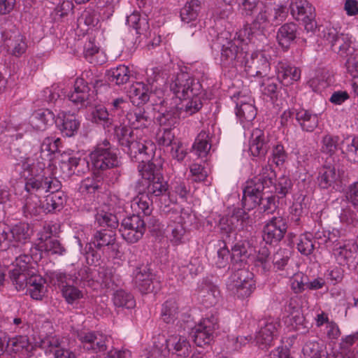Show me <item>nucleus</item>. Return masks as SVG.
Here are the masks:
<instances>
[{
    "label": "nucleus",
    "mask_w": 358,
    "mask_h": 358,
    "mask_svg": "<svg viewBox=\"0 0 358 358\" xmlns=\"http://www.w3.org/2000/svg\"><path fill=\"white\" fill-rule=\"evenodd\" d=\"M296 120L302 130L306 132H313L319 124L317 115L303 108L296 113Z\"/></svg>",
    "instance_id": "obj_37"
},
{
    "label": "nucleus",
    "mask_w": 358,
    "mask_h": 358,
    "mask_svg": "<svg viewBox=\"0 0 358 358\" xmlns=\"http://www.w3.org/2000/svg\"><path fill=\"white\" fill-rule=\"evenodd\" d=\"M94 248L101 250L106 246H109L115 252V256L118 255L119 243L116 241V231L113 229H101L96 230L91 239Z\"/></svg>",
    "instance_id": "obj_23"
},
{
    "label": "nucleus",
    "mask_w": 358,
    "mask_h": 358,
    "mask_svg": "<svg viewBox=\"0 0 358 358\" xmlns=\"http://www.w3.org/2000/svg\"><path fill=\"white\" fill-rule=\"evenodd\" d=\"M31 124L38 130H45L48 127L55 122V115L52 111L47 108L35 110L31 115Z\"/></svg>",
    "instance_id": "obj_36"
},
{
    "label": "nucleus",
    "mask_w": 358,
    "mask_h": 358,
    "mask_svg": "<svg viewBox=\"0 0 358 358\" xmlns=\"http://www.w3.org/2000/svg\"><path fill=\"white\" fill-rule=\"evenodd\" d=\"M357 343H358V331L343 337L339 343L341 350L339 356H347L352 354L353 358H355L354 351H352L351 349Z\"/></svg>",
    "instance_id": "obj_60"
},
{
    "label": "nucleus",
    "mask_w": 358,
    "mask_h": 358,
    "mask_svg": "<svg viewBox=\"0 0 358 358\" xmlns=\"http://www.w3.org/2000/svg\"><path fill=\"white\" fill-rule=\"evenodd\" d=\"M298 29L299 26L294 22L285 23L278 29L276 38L284 50H288L291 43L296 38Z\"/></svg>",
    "instance_id": "obj_29"
},
{
    "label": "nucleus",
    "mask_w": 358,
    "mask_h": 358,
    "mask_svg": "<svg viewBox=\"0 0 358 358\" xmlns=\"http://www.w3.org/2000/svg\"><path fill=\"white\" fill-rule=\"evenodd\" d=\"M55 124L61 132L68 137L74 136L80 127V122L76 115L65 112L58 113Z\"/></svg>",
    "instance_id": "obj_26"
},
{
    "label": "nucleus",
    "mask_w": 358,
    "mask_h": 358,
    "mask_svg": "<svg viewBox=\"0 0 358 358\" xmlns=\"http://www.w3.org/2000/svg\"><path fill=\"white\" fill-rule=\"evenodd\" d=\"M155 199H150V196L145 194V195H141L138 197L131 205V208L136 212L135 215H141L143 216H149L151 215L153 210V201Z\"/></svg>",
    "instance_id": "obj_48"
},
{
    "label": "nucleus",
    "mask_w": 358,
    "mask_h": 358,
    "mask_svg": "<svg viewBox=\"0 0 358 358\" xmlns=\"http://www.w3.org/2000/svg\"><path fill=\"white\" fill-rule=\"evenodd\" d=\"M180 111L178 107H172L164 113H161L157 117L160 126L171 129L178 124Z\"/></svg>",
    "instance_id": "obj_46"
},
{
    "label": "nucleus",
    "mask_w": 358,
    "mask_h": 358,
    "mask_svg": "<svg viewBox=\"0 0 358 358\" xmlns=\"http://www.w3.org/2000/svg\"><path fill=\"white\" fill-rule=\"evenodd\" d=\"M22 211L26 217L37 216L45 213L44 203L41 201V196L27 194Z\"/></svg>",
    "instance_id": "obj_39"
},
{
    "label": "nucleus",
    "mask_w": 358,
    "mask_h": 358,
    "mask_svg": "<svg viewBox=\"0 0 358 358\" xmlns=\"http://www.w3.org/2000/svg\"><path fill=\"white\" fill-rule=\"evenodd\" d=\"M109 90L110 85L107 81L94 75L90 70L85 71L75 80L73 90L68 96L74 103L87 106L96 100L99 94H104Z\"/></svg>",
    "instance_id": "obj_3"
},
{
    "label": "nucleus",
    "mask_w": 358,
    "mask_h": 358,
    "mask_svg": "<svg viewBox=\"0 0 358 358\" xmlns=\"http://www.w3.org/2000/svg\"><path fill=\"white\" fill-rule=\"evenodd\" d=\"M94 170L103 172L119 166L117 149L105 139L99 142L89 155Z\"/></svg>",
    "instance_id": "obj_6"
},
{
    "label": "nucleus",
    "mask_w": 358,
    "mask_h": 358,
    "mask_svg": "<svg viewBox=\"0 0 358 358\" xmlns=\"http://www.w3.org/2000/svg\"><path fill=\"white\" fill-rule=\"evenodd\" d=\"M275 73L278 81L288 86L301 79V71L286 61H279L275 66Z\"/></svg>",
    "instance_id": "obj_22"
},
{
    "label": "nucleus",
    "mask_w": 358,
    "mask_h": 358,
    "mask_svg": "<svg viewBox=\"0 0 358 358\" xmlns=\"http://www.w3.org/2000/svg\"><path fill=\"white\" fill-rule=\"evenodd\" d=\"M179 305L176 299H167L162 306L161 318L166 324H173L179 317Z\"/></svg>",
    "instance_id": "obj_41"
},
{
    "label": "nucleus",
    "mask_w": 358,
    "mask_h": 358,
    "mask_svg": "<svg viewBox=\"0 0 358 358\" xmlns=\"http://www.w3.org/2000/svg\"><path fill=\"white\" fill-rule=\"evenodd\" d=\"M271 252L269 249L266 247H261L255 257L254 265L263 274L269 272L271 268Z\"/></svg>",
    "instance_id": "obj_45"
},
{
    "label": "nucleus",
    "mask_w": 358,
    "mask_h": 358,
    "mask_svg": "<svg viewBox=\"0 0 358 358\" xmlns=\"http://www.w3.org/2000/svg\"><path fill=\"white\" fill-rule=\"evenodd\" d=\"M331 255L340 266L350 268L358 263V248L352 239L343 242L335 241L331 249Z\"/></svg>",
    "instance_id": "obj_12"
},
{
    "label": "nucleus",
    "mask_w": 358,
    "mask_h": 358,
    "mask_svg": "<svg viewBox=\"0 0 358 358\" xmlns=\"http://www.w3.org/2000/svg\"><path fill=\"white\" fill-rule=\"evenodd\" d=\"M272 7L266 4L262 5V8L258 11L257 15L251 24H247L244 29H248L246 32L247 39L250 41V36L256 31L263 32L268 28L270 25L273 24L271 20Z\"/></svg>",
    "instance_id": "obj_19"
},
{
    "label": "nucleus",
    "mask_w": 358,
    "mask_h": 358,
    "mask_svg": "<svg viewBox=\"0 0 358 358\" xmlns=\"http://www.w3.org/2000/svg\"><path fill=\"white\" fill-rule=\"evenodd\" d=\"M129 98L136 106H143L152 97V92L146 84L143 82H136L129 88Z\"/></svg>",
    "instance_id": "obj_33"
},
{
    "label": "nucleus",
    "mask_w": 358,
    "mask_h": 358,
    "mask_svg": "<svg viewBox=\"0 0 358 358\" xmlns=\"http://www.w3.org/2000/svg\"><path fill=\"white\" fill-rule=\"evenodd\" d=\"M243 67L248 76L263 78L268 75L271 64L264 52H255L245 57Z\"/></svg>",
    "instance_id": "obj_14"
},
{
    "label": "nucleus",
    "mask_w": 358,
    "mask_h": 358,
    "mask_svg": "<svg viewBox=\"0 0 358 358\" xmlns=\"http://www.w3.org/2000/svg\"><path fill=\"white\" fill-rule=\"evenodd\" d=\"M275 174L270 165L263 166L261 172L248 182L243 189L242 203L245 208L250 210L259 206L263 196L271 191H265L271 188L274 183Z\"/></svg>",
    "instance_id": "obj_4"
},
{
    "label": "nucleus",
    "mask_w": 358,
    "mask_h": 358,
    "mask_svg": "<svg viewBox=\"0 0 358 358\" xmlns=\"http://www.w3.org/2000/svg\"><path fill=\"white\" fill-rule=\"evenodd\" d=\"M198 292L202 304L206 308L215 305L220 295L218 287L208 280L201 282L199 287Z\"/></svg>",
    "instance_id": "obj_27"
},
{
    "label": "nucleus",
    "mask_w": 358,
    "mask_h": 358,
    "mask_svg": "<svg viewBox=\"0 0 358 358\" xmlns=\"http://www.w3.org/2000/svg\"><path fill=\"white\" fill-rule=\"evenodd\" d=\"M106 76L110 82L120 85L127 83L131 77L129 68L125 65H119L107 71Z\"/></svg>",
    "instance_id": "obj_44"
},
{
    "label": "nucleus",
    "mask_w": 358,
    "mask_h": 358,
    "mask_svg": "<svg viewBox=\"0 0 358 358\" xmlns=\"http://www.w3.org/2000/svg\"><path fill=\"white\" fill-rule=\"evenodd\" d=\"M201 8V1H186L185 5L180 9V12L182 21L189 23L196 20Z\"/></svg>",
    "instance_id": "obj_50"
},
{
    "label": "nucleus",
    "mask_w": 358,
    "mask_h": 358,
    "mask_svg": "<svg viewBox=\"0 0 358 358\" xmlns=\"http://www.w3.org/2000/svg\"><path fill=\"white\" fill-rule=\"evenodd\" d=\"M341 152L348 161L358 163V136H348L341 141Z\"/></svg>",
    "instance_id": "obj_40"
},
{
    "label": "nucleus",
    "mask_w": 358,
    "mask_h": 358,
    "mask_svg": "<svg viewBox=\"0 0 358 358\" xmlns=\"http://www.w3.org/2000/svg\"><path fill=\"white\" fill-rule=\"evenodd\" d=\"M212 135L208 130H202L197 135L193 148L199 152V156H205L211 148Z\"/></svg>",
    "instance_id": "obj_51"
},
{
    "label": "nucleus",
    "mask_w": 358,
    "mask_h": 358,
    "mask_svg": "<svg viewBox=\"0 0 358 358\" xmlns=\"http://www.w3.org/2000/svg\"><path fill=\"white\" fill-rule=\"evenodd\" d=\"M7 231L9 233L11 241H14L17 243H26L30 239L32 234L29 224L26 222H19Z\"/></svg>",
    "instance_id": "obj_43"
},
{
    "label": "nucleus",
    "mask_w": 358,
    "mask_h": 358,
    "mask_svg": "<svg viewBox=\"0 0 358 358\" xmlns=\"http://www.w3.org/2000/svg\"><path fill=\"white\" fill-rule=\"evenodd\" d=\"M351 40L347 35L343 34L334 41L331 46V50L339 55L341 57H349L350 55Z\"/></svg>",
    "instance_id": "obj_56"
},
{
    "label": "nucleus",
    "mask_w": 358,
    "mask_h": 358,
    "mask_svg": "<svg viewBox=\"0 0 358 358\" xmlns=\"http://www.w3.org/2000/svg\"><path fill=\"white\" fill-rule=\"evenodd\" d=\"M288 158V152L281 142H278L272 147L271 159L277 166H282Z\"/></svg>",
    "instance_id": "obj_64"
},
{
    "label": "nucleus",
    "mask_w": 358,
    "mask_h": 358,
    "mask_svg": "<svg viewBox=\"0 0 358 358\" xmlns=\"http://www.w3.org/2000/svg\"><path fill=\"white\" fill-rule=\"evenodd\" d=\"M245 97L238 99L236 106V115L245 129H249L257 116V108Z\"/></svg>",
    "instance_id": "obj_24"
},
{
    "label": "nucleus",
    "mask_w": 358,
    "mask_h": 358,
    "mask_svg": "<svg viewBox=\"0 0 358 358\" xmlns=\"http://www.w3.org/2000/svg\"><path fill=\"white\" fill-rule=\"evenodd\" d=\"M189 177L193 183L206 182L208 173L204 166L194 163L189 166Z\"/></svg>",
    "instance_id": "obj_62"
},
{
    "label": "nucleus",
    "mask_w": 358,
    "mask_h": 358,
    "mask_svg": "<svg viewBox=\"0 0 358 358\" xmlns=\"http://www.w3.org/2000/svg\"><path fill=\"white\" fill-rule=\"evenodd\" d=\"M258 327L259 331L255 336L257 344L262 349L271 347L273 340L277 338L280 323L273 317H266L259 321Z\"/></svg>",
    "instance_id": "obj_17"
},
{
    "label": "nucleus",
    "mask_w": 358,
    "mask_h": 358,
    "mask_svg": "<svg viewBox=\"0 0 358 358\" xmlns=\"http://www.w3.org/2000/svg\"><path fill=\"white\" fill-rule=\"evenodd\" d=\"M62 146V141L59 137L55 135H50L43 138L40 146L41 161H50L52 155L56 152H60L59 148Z\"/></svg>",
    "instance_id": "obj_30"
},
{
    "label": "nucleus",
    "mask_w": 358,
    "mask_h": 358,
    "mask_svg": "<svg viewBox=\"0 0 358 358\" xmlns=\"http://www.w3.org/2000/svg\"><path fill=\"white\" fill-rule=\"evenodd\" d=\"M144 192L150 196V199L157 201L163 196H168L169 185L164 180V177L157 178L144 184Z\"/></svg>",
    "instance_id": "obj_32"
},
{
    "label": "nucleus",
    "mask_w": 358,
    "mask_h": 358,
    "mask_svg": "<svg viewBox=\"0 0 358 358\" xmlns=\"http://www.w3.org/2000/svg\"><path fill=\"white\" fill-rule=\"evenodd\" d=\"M39 347L44 350L47 356L54 355L57 350L62 348L60 339L57 336L45 337L41 341Z\"/></svg>",
    "instance_id": "obj_63"
},
{
    "label": "nucleus",
    "mask_w": 358,
    "mask_h": 358,
    "mask_svg": "<svg viewBox=\"0 0 358 358\" xmlns=\"http://www.w3.org/2000/svg\"><path fill=\"white\" fill-rule=\"evenodd\" d=\"M61 292L62 296L69 304H73L84 297L83 292L74 285H64L61 288Z\"/></svg>",
    "instance_id": "obj_61"
},
{
    "label": "nucleus",
    "mask_w": 358,
    "mask_h": 358,
    "mask_svg": "<svg viewBox=\"0 0 358 358\" xmlns=\"http://www.w3.org/2000/svg\"><path fill=\"white\" fill-rule=\"evenodd\" d=\"M304 358H322L327 352L324 345L317 341H308L302 349Z\"/></svg>",
    "instance_id": "obj_54"
},
{
    "label": "nucleus",
    "mask_w": 358,
    "mask_h": 358,
    "mask_svg": "<svg viewBox=\"0 0 358 358\" xmlns=\"http://www.w3.org/2000/svg\"><path fill=\"white\" fill-rule=\"evenodd\" d=\"M183 66L173 76L170 90L180 100H185L184 111L188 115L198 113L203 107L204 92L202 84Z\"/></svg>",
    "instance_id": "obj_1"
},
{
    "label": "nucleus",
    "mask_w": 358,
    "mask_h": 358,
    "mask_svg": "<svg viewBox=\"0 0 358 358\" xmlns=\"http://www.w3.org/2000/svg\"><path fill=\"white\" fill-rule=\"evenodd\" d=\"M131 160L139 162L138 170L144 183L164 176V159L161 157H155V150L150 156L138 155L136 157H132Z\"/></svg>",
    "instance_id": "obj_10"
},
{
    "label": "nucleus",
    "mask_w": 358,
    "mask_h": 358,
    "mask_svg": "<svg viewBox=\"0 0 358 358\" xmlns=\"http://www.w3.org/2000/svg\"><path fill=\"white\" fill-rule=\"evenodd\" d=\"M58 188L56 190H48L50 192L43 201L45 213L61 210L66 202V196L64 192Z\"/></svg>",
    "instance_id": "obj_34"
},
{
    "label": "nucleus",
    "mask_w": 358,
    "mask_h": 358,
    "mask_svg": "<svg viewBox=\"0 0 358 358\" xmlns=\"http://www.w3.org/2000/svg\"><path fill=\"white\" fill-rule=\"evenodd\" d=\"M43 172H36L24 176V190L27 194L38 195L41 192H48V190H56L62 187L59 180L55 177L41 175Z\"/></svg>",
    "instance_id": "obj_11"
},
{
    "label": "nucleus",
    "mask_w": 358,
    "mask_h": 358,
    "mask_svg": "<svg viewBox=\"0 0 358 358\" xmlns=\"http://www.w3.org/2000/svg\"><path fill=\"white\" fill-rule=\"evenodd\" d=\"M15 169L20 172V176L22 178L24 179V176L30 173L36 172H43L46 166V163L41 161L38 157L34 159L29 157L22 156L17 162L14 164Z\"/></svg>",
    "instance_id": "obj_25"
},
{
    "label": "nucleus",
    "mask_w": 358,
    "mask_h": 358,
    "mask_svg": "<svg viewBox=\"0 0 358 358\" xmlns=\"http://www.w3.org/2000/svg\"><path fill=\"white\" fill-rule=\"evenodd\" d=\"M317 181L321 189H336L341 184L340 171L336 165H324L319 170Z\"/></svg>",
    "instance_id": "obj_21"
},
{
    "label": "nucleus",
    "mask_w": 358,
    "mask_h": 358,
    "mask_svg": "<svg viewBox=\"0 0 358 358\" xmlns=\"http://www.w3.org/2000/svg\"><path fill=\"white\" fill-rule=\"evenodd\" d=\"M262 87L263 95L267 96L272 103L278 101L280 87L273 78H268L262 84Z\"/></svg>",
    "instance_id": "obj_58"
},
{
    "label": "nucleus",
    "mask_w": 358,
    "mask_h": 358,
    "mask_svg": "<svg viewBox=\"0 0 358 358\" xmlns=\"http://www.w3.org/2000/svg\"><path fill=\"white\" fill-rule=\"evenodd\" d=\"M340 137L338 135L327 133L321 139L320 151L322 153L332 157L336 154L339 145Z\"/></svg>",
    "instance_id": "obj_47"
},
{
    "label": "nucleus",
    "mask_w": 358,
    "mask_h": 358,
    "mask_svg": "<svg viewBox=\"0 0 358 358\" xmlns=\"http://www.w3.org/2000/svg\"><path fill=\"white\" fill-rule=\"evenodd\" d=\"M315 242L311 233L306 232L302 234L296 239V248L301 255L308 256L315 250Z\"/></svg>",
    "instance_id": "obj_52"
},
{
    "label": "nucleus",
    "mask_w": 358,
    "mask_h": 358,
    "mask_svg": "<svg viewBox=\"0 0 358 358\" xmlns=\"http://www.w3.org/2000/svg\"><path fill=\"white\" fill-rule=\"evenodd\" d=\"M126 117L130 126L136 130L148 128L152 123L148 113L140 106H136L135 108L128 112Z\"/></svg>",
    "instance_id": "obj_28"
},
{
    "label": "nucleus",
    "mask_w": 358,
    "mask_h": 358,
    "mask_svg": "<svg viewBox=\"0 0 358 358\" xmlns=\"http://www.w3.org/2000/svg\"><path fill=\"white\" fill-rule=\"evenodd\" d=\"M98 225L103 229L115 230L119 226V221L117 216L110 212L101 210L95 217Z\"/></svg>",
    "instance_id": "obj_53"
},
{
    "label": "nucleus",
    "mask_w": 358,
    "mask_h": 358,
    "mask_svg": "<svg viewBox=\"0 0 358 358\" xmlns=\"http://www.w3.org/2000/svg\"><path fill=\"white\" fill-rule=\"evenodd\" d=\"M229 289L235 298L243 300L249 298L256 289L254 275L245 268H238L231 275Z\"/></svg>",
    "instance_id": "obj_7"
},
{
    "label": "nucleus",
    "mask_w": 358,
    "mask_h": 358,
    "mask_svg": "<svg viewBox=\"0 0 358 358\" xmlns=\"http://www.w3.org/2000/svg\"><path fill=\"white\" fill-rule=\"evenodd\" d=\"M289 8L292 17L297 21L315 18V8L309 1H292Z\"/></svg>",
    "instance_id": "obj_31"
},
{
    "label": "nucleus",
    "mask_w": 358,
    "mask_h": 358,
    "mask_svg": "<svg viewBox=\"0 0 358 358\" xmlns=\"http://www.w3.org/2000/svg\"><path fill=\"white\" fill-rule=\"evenodd\" d=\"M113 301L115 306L117 308L131 309L136 306V300L133 294L122 289L113 294Z\"/></svg>",
    "instance_id": "obj_49"
},
{
    "label": "nucleus",
    "mask_w": 358,
    "mask_h": 358,
    "mask_svg": "<svg viewBox=\"0 0 358 358\" xmlns=\"http://www.w3.org/2000/svg\"><path fill=\"white\" fill-rule=\"evenodd\" d=\"M32 273L22 271L20 268H13L9 271V278L16 289L20 291L27 287L29 277Z\"/></svg>",
    "instance_id": "obj_55"
},
{
    "label": "nucleus",
    "mask_w": 358,
    "mask_h": 358,
    "mask_svg": "<svg viewBox=\"0 0 358 358\" xmlns=\"http://www.w3.org/2000/svg\"><path fill=\"white\" fill-rule=\"evenodd\" d=\"M80 348L88 353L97 354L107 350V336L99 331H81L78 334Z\"/></svg>",
    "instance_id": "obj_15"
},
{
    "label": "nucleus",
    "mask_w": 358,
    "mask_h": 358,
    "mask_svg": "<svg viewBox=\"0 0 358 358\" xmlns=\"http://www.w3.org/2000/svg\"><path fill=\"white\" fill-rule=\"evenodd\" d=\"M190 193V187L182 180H173L169 187L168 198L172 203H177L178 199L186 201Z\"/></svg>",
    "instance_id": "obj_38"
},
{
    "label": "nucleus",
    "mask_w": 358,
    "mask_h": 358,
    "mask_svg": "<svg viewBox=\"0 0 358 358\" xmlns=\"http://www.w3.org/2000/svg\"><path fill=\"white\" fill-rule=\"evenodd\" d=\"M219 327L217 312L209 313L192 329V338L199 347L209 345L213 340V334Z\"/></svg>",
    "instance_id": "obj_9"
},
{
    "label": "nucleus",
    "mask_w": 358,
    "mask_h": 358,
    "mask_svg": "<svg viewBox=\"0 0 358 358\" xmlns=\"http://www.w3.org/2000/svg\"><path fill=\"white\" fill-rule=\"evenodd\" d=\"M134 282L142 294H148L155 290V275L153 274L148 266L136 267L134 271Z\"/></svg>",
    "instance_id": "obj_20"
},
{
    "label": "nucleus",
    "mask_w": 358,
    "mask_h": 358,
    "mask_svg": "<svg viewBox=\"0 0 358 358\" xmlns=\"http://www.w3.org/2000/svg\"><path fill=\"white\" fill-rule=\"evenodd\" d=\"M115 137L122 150L127 153L130 158L136 157L138 155L150 156L156 145L151 141L138 138L134 134L131 126L120 124L115 127Z\"/></svg>",
    "instance_id": "obj_5"
},
{
    "label": "nucleus",
    "mask_w": 358,
    "mask_h": 358,
    "mask_svg": "<svg viewBox=\"0 0 358 358\" xmlns=\"http://www.w3.org/2000/svg\"><path fill=\"white\" fill-rule=\"evenodd\" d=\"M46 280L41 275L34 273L29 277L27 291L31 299L34 300H42L47 292L45 286Z\"/></svg>",
    "instance_id": "obj_35"
},
{
    "label": "nucleus",
    "mask_w": 358,
    "mask_h": 358,
    "mask_svg": "<svg viewBox=\"0 0 358 358\" xmlns=\"http://www.w3.org/2000/svg\"><path fill=\"white\" fill-rule=\"evenodd\" d=\"M247 28L241 30L231 38L229 33L217 35L215 45L220 52V64L222 69H231L243 67L245 57L248 56Z\"/></svg>",
    "instance_id": "obj_2"
},
{
    "label": "nucleus",
    "mask_w": 358,
    "mask_h": 358,
    "mask_svg": "<svg viewBox=\"0 0 358 358\" xmlns=\"http://www.w3.org/2000/svg\"><path fill=\"white\" fill-rule=\"evenodd\" d=\"M288 228L287 219L273 216L268 220L263 229V239L268 244H277L285 236Z\"/></svg>",
    "instance_id": "obj_16"
},
{
    "label": "nucleus",
    "mask_w": 358,
    "mask_h": 358,
    "mask_svg": "<svg viewBox=\"0 0 358 358\" xmlns=\"http://www.w3.org/2000/svg\"><path fill=\"white\" fill-rule=\"evenodd\" d=\"M154 345L158 348L165 357L170 353L178 357H187L191 352V345L189 341L180 335H171L166 338L159 334L155 338Z\"/></svg>",
    "instance_id": "obj_8"
},
{
    "label": "nucleus",
    "mask_w": 358,
    "mask_h": 358,
    "mask_svg": "<svg viewBox=\"0 0 358 358\" xmlns=\"http://www.w3.org/2000/svg\"><path fill=\"white\" fill-rule=\"evenodd\" d=\"M99 46L96 42V36L92 33L88 34L83 47L84 57L90 63H92L94 56L99 53Z\"/></svg>",
    "instance_id": "obj_59"
},
{
    "label": "nucleus",
    "mask_w": 358,
    "mask_h": 358,
    "mask_svg": "<svg viewBox=\"0 0 358 358\" xmlns=\"http://www.w3.org/2000/svg\"><path fill=\"white\" fill-rule=\"evenodd\" d=\"M185 222L176 224H171L167 227L168 231H171L170 241L173 245H179L185 243L186 228Z\"/></svg>",
    "instance_id": "obj_57"
},
{
    "label": "nucleus",
    "mask_w": 358,
    "mask_h": 358,
    "mask_svg": "<svg viewBox=\"0 0 358 358\" xmlns=\"http://www.w3.org/2000/svg\"><path fill=\"white\" fill-rule=\"evenodd\" d=\"M161 215L164 217L167 227L171 224H176L185 222V218L191 215L184 211V209L179 210L176 207H169L165 205L164 209L162 210Z\"/></svg>",
    "instance_id": "obj_42"
},
{
    "label": "nucleus",
    "mask_w": 358,
    "mask_h": 358,
    "mask_svg": "<svg viewBox=\"0 0 358 358\" xmlns=\"http://www.w3.org/2000/svg\"><path fill=\"white\" fill-rule=\"evenodd\" d=\"M145 222L139 215L133 214L123 219L119 229L129 243H137L145 232Z\"/></svg>",
    "instance_id": "obj_13"
},
{
    "label": "nucleus",
    "mask_w": 358,
    "mask_h": 358,
    "mask_svg": "<svg viewBox=\"0 0 358 358\" xmlns=\"http://www.w3.org/2000/svg\"><path fill=\"white\" fill-rule=\"evenodd\" d=\"M269 136L264 131L259 129L253 130L249 141V152L254 158L259 160H264L266 155L270 148Z\"/></svg>",
    "instance_id": "obj_18"
}]
</instances>
